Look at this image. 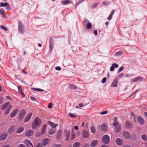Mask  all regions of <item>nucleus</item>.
Here are the masks:
<instances>
[{"label":"nucleus","instance_id":"obj_1","mask_svg":"<svg viewBox=\"0 0 147 147\" xmlns=\"http://www.w3.org/2000/svg\"><path fill=\"white\" fill-rule=\"evenodd\" d=\"M41 120L38 117H36L32 124V128L33 129H36L40 126L41 124Z\"/></svg>","mask_w":147,"mask_h":147},{"label":"nucleus","instance_id":"obj_2","mask_svg":"<svg viewBox=\"0 0 147 147\" xmlns=\"http://www.w3.org/2000/svg\"><path fill=\"white\" fill-rule=\"evenodd\" d=\"M117 118H115L114 119V122L113 124V125L115 126V131L116 132H119L121 130V128L120 125L117 122Z\"/></svg>","mask_w":147,"mask_h":147},{"label":"nucleus","instance_id":"obj_3","mask_svg":"<svg viewBox=\"0 0 147 147\" xmlns=\"http://www.w3.org/2000/svg\"><path fill=\"white\" fill-rule=\"evenodd\" d=\"M102 142L105 144H108L110 141V137L107 135H104L102 138Z\"/></svg>","mask_w":147,"mask_h":147},{"label":"nucleus","instance_id":"obj_4","mask_svg":"<svg viewBox=\"0 0 147 147\" xmlns=\"http://www.w3.org/2000/svg\"><path fill=\"white\" fill-rule=\"evenodd\" d=\"M26 115V112L24 110H22L20 112L19 114L18 120L21 121L24 117Z\"/></svg>","mask_w":147,"mask_h":147},{"label":"nucleus","instance_id":"obj_5","mask_svg":"<svg viewBox=\"0 0 147 147\" xmlns=\"http://www.w3.org/2000/svg\"><path fill=\"white\" fill-rule=\"evenodd\" d=\"M144 78L140 76H138L137 77L133 78L131 80V83L134 82H141L143 80Z\"/></svg>","mask_w":147,"mask_h":147},{"label":"nucleus","instance_id":"obj_6","mask_svg":"<svg viewBox=\"0 0 147 147\" xmlns=\"http://www.w3.org/2000/svg\"><path fill=\"white\" fill-rule=\"evenodd\" d=\"M64 132V136L65 137V140L66 141H67L69 137L70 133V131L65 129Z\"/></svg>","mask_w":147,"mask_h":147},{"label":"nucleus","instance_id":"obj_7","mask_svg":"<svg viewBox=\"0 0 147 147\" xmlns=\"http://www.w3.org/2000/svg\"><path fill=\"white\" fill-rule=\"evenodd\" d=\"M50 142L49 139L47 138H44L42 141V145L44 146H45Z\"/></svg>","mask_w":147,"mask_h":147},{"label":"nucleus","instance_id":"obj_8","mask_svg":"<svg viewBox=\"0 0 147 147\" xmlns=\"http://www.w3.org/2000/svg\"><path fill=\"white\" fill-rule=\"evenodd\" d=\"M8 135L6 133H3L0 135V140L2 141L5 140L7 138Z\"/></svg>","mask_w":147,"mask_h":147},{"label":"nucleus","instance_id":"obj_9","mask_svg":"<svg viewBox=\"0 0 147 147\" xmlns=\"http://www.w3.org/2000/svg\"><path fill=\"white\" fill-rule=\"evenodd\" d=\"M138 121L140 125H142L144 124V119L140 116H138L137 117Z\"/></svg>","mask_w":147,"mask_h":147},{"label":"nucleus","instance_id":"obj_10","mask_svg":"<svg viewBox=\"0 0 147 147\" xmlns=\"http://www.w3.org/2000/svg\"><path fill=\"white\" fill-rule=\"evenodd\" d=\"M82 137L84 138H87L89 136L88 133L86 130H83L82 132Z\"/></svg>","mask_w":147,"mask_h":147},{"label":"nucleus","instance_id":"obj_11","mask_svg":"<svg viewBox=\"0 0 147 147\" xmlns=\"http://www.w3.org/2000/svg\"><path fill=\"white\" fill-rule=\"evenodd\" d=\"M123 136L126 139H129L131 138V136L129 132L124 131L123 133Z\"/></svg>","mask_w":147,"mask_h":147},{"label":"nucleus","instance_id":"obj_12","mask_svg":"<svg viewBox=\"0 0 147 147\" xmlns=\"http://www.w3.org/2000/svg\"><path fill=\"white\" fill-rule=\"evenodd\" d=\"M62 131L61 129L59 130L57 132V139L59 140L61 139L62 136Z\"/></svg>","mask_w":147,"mask_h":147},{"label":"nucleus","instance_id":"obj_13","mask_svg":"<svg viewBox=\"0 0 147 147\" xmlns=\"http://www.w3.org/2000/svg\"><path fill=\"white\" fill-rule=\"evenodd\" d=\"M34 133V131L32 130H29L26 132L25 135L26 136H32Z\"/></svg>","mask_w":147,"mask_h":147},{"label":"nucleus","instance_id":"obj_14","mask_svg":"<svg viewBox=\"0 0 147 147\" xmlns=\"http://www.w3.org/2000/svg\"><path fill=\"white\" fill-rule=\"evenodd\" d=\"M24 143L27 147H33V146L31 143L28 140H25L24 141Z\"/></svg>","mask_w":147,"mask_h":147},{"label":"nucleus","instance_id":"obj_15","mask_svg":"<svg viewBox=\"0 0 147 147\" xmlns=\"http://www.w3.org/2000/svg\"><path fill=\"white\" fill-rule=\"evenodd\" d=\"M133 125L129 121H127L125 123V127L126 128H131L133 127Z\"/></svg>","mask_w":147,"mask_h":147},{"label":"nucleus","instance_id":"obj_16","mask_svg":"<svg viewBox=\"0 0 147 147\" xmlns=\"http://www.w3.org/2000/svg\"><path fill=\"white\" fill-rule=\"evenodd\" d=\"M118 82V79L117 78L115 79L111 84V86L115 87H117Z\"/></svg>","mask_w":147,"mask_h":147},{"label":"nucleus","instance_id":"obj_17","mask_svg":"<svg viewBox=\"0 0 147 147\" xmlns=\"http://www.w3.org/2000/svg\"><path fill=\"white\" fill-rule=\"evenodd\" d=\"M101 129L102 130L104 131H106L107 130V124L106 123H104L101 126Z\"/></svg>","mask_w":147,"mask_h":147},{"label":"nucleus","instance_id":"obj_18","mask_svg":"<svg viewBox=\"0 0 147 147\" xmlns=\"http://www.w3.org/2000/svg\"><path fill=\"white\" fill-rule=\"evenodd\" d=\"M98 141L97 140H93L90 144V146L92 147L95 146L98 144Z\"/></svg>","mask_w":147,"mask_h":147},{"label":"nucleus","instance_id":"obj_19","mask_svg":"<svg viewBox=\"0 0 147 147\" xmlns=\"http://www.w3.org/2000/svg\"><path fill=\"white\" fill-rule=\"evenodd\" d=\"M19 111L18 109H17L14 110L13 112H12L10 114V117L11 118L14 117L17 114Z\"/></svg>","mask_w":147,"mask_h":147},{"label":"nucleus","instance_id":"obj_20","mask_svg":"<svg viewBox=\"0 0 147 147\" xmlns=\"http://www.w3.org/2000/svg\"><path fill=\"white\" fill-rule=\"evenodd\" d=\"M47 123L51 127H52V128H55L57 126H58V124H55L50 121H48L47 122Z\"/></svg>","mask_w":147,"mask_h":147},{"label":"nucleus","instance_id":"obj_21","mask_svg":"<svg viewBox=\"0 0 147 147\" xmlns=\"http://www.w3.org/2000/svg\"><path fill=\"white\" fill-rule=\"evenodd\" d=\"M32 115V113H30L27 116V117L24 120V122L25 123L28 122L30 119Z\"/></svg>","mask_w":147,"mask_h":147},{"label":"nucleus","instance_id":"obj_22","mask_svg":"<svg viewBox=\"0 0 147 147\" xmlns=\"http://www.w3.org/2000/svg\"><path fill=\"white\" fill-rule=\"evenodd\" d=\"M10 104V102H7L5 103L3 105H2L1 107V109L2 110H5L7 107Z\"/></svg>","mask_w":147,"mask_h":147},{"label":"nucleus","instance_id":"obj_23","mask_svg":"<svg viewBox=\"0 0 147 147\" xmlns=\"http://www.w3.org/2000/svg\"><path fill=\"white\" fill-rule=\"evenodd\" d=\"M116 142L118 145L120 146L122 144V140L121 138H118L116 139Z\"/></svg>","mask_w":147,"mask_h":147},{"label":"nucleus","instance_id":"obj_24","mask_svg":"<svg viewBox=\"0 0 147 147\" xmlns=\"http://www.w3.org/2000/svg\"><path fill=\"white\" fill-rule=\"evenodd\" d=\"M61 3L64 5H67V4L71 3V1L68 0H63L61 1Z\"/></svg>","mask_w":147,"mask_h":147},{"label":"nucleus","instance_id":"obj_25","mask_svg":"<svg viewBox=\"0 0 147 147\" xmlns=\"http://www.w3.org/2000/svg\"><path fill=\"white\" fill-rule=\"evenodd\" d=\"M56 129L55 128H51L49 131V133L50 135L54 134L56 132Z\"/></svg>","mask_w":147,"mask_h":147},{"label":"nucleus","instance_id":"obj_26","mask_svg":"<svg viewBox=\"0 0 147 147\" xmlns=\"http://www.w3.org/2000/svg\"><path fill=\"white\" fill-rule=\"evenodd\" d=\"M12 108V106L11 105H10L9 108L5 110V114L6 115H8Z\"/></svg>","mask_w":147,"mask_h":147},{"label":"nucleus","instance_id":"obj_27","mask_svg":"<svg viewBox=\"0 0 147 147\" xmlns=\"http://www.w3.org/2000/svg\"><path fill=\"white\" fill-rule=\"evenodd\" d=\"M46 126V124H45L42 126L41 132V134H44L45 131Z\"/></svg>","mask_w":147,"mask_h":147},{"label":"nucleus","instance_id":"obj_28","mask_svg":"<svg viewBox=\"0 0 147 147\" xmlns=\"http://www.w3.org/2000/svg\"><path fill=\"white\" fill-rule=\"evenodd\" d=\"M15 128V126L13 125L11 126L8 130V132L11 133L14 131Z\"/></svg>","mask_w":147,"mask_h":147},{"label":"nucleus","instance_id":"obj_29","mask_svg":"<svg viewBox=\"0 0 147 147\" xmlns=\"http://www.w3.org/2000/svg\"><path fill=\"white\" fill-rule=\"evenodd\" d=\"M69 87L71 89H76L77 88V87L74 85L73 84H70L69 86Z\"/></svg>","mask_w":147,"mask_h":147},{"label":"nucleus","instance_id":"obj_30","mask_svg":"<svg viewBox=\"0 0 147 147\" xmlns=\"http://www.w3.org/2000/svg\"><path fill=\"white\" fill-rule=\"evenodd\" d=\"M0 13L1 14L3 17L5 18V12L3 9H0Z\"/></svg>","mask_w":147,"mask_h":147},{"label":"nucleus","instance_id":"obj_31","mask_svg":"<svg viewBox=\"0 0 147 147\" xmlns=\"http://www.w3.org/2000/svg\"><path fill=\"white\" fill-rule=\"evenodd\" d=\"M24 129V128L23 127H20L17 130L16 132L19 134L20 133L22 132Z\"/></svg>","mask_w":147,"mask_h":147},{"label":"nucleus","instance_id":"obj_32","mask_svg":"<svg viewBox=\"0 0 147 147\" xmlns=\"http://www.w3.org/2000/svg\"><path fill=\"white\" fill-rule=\"evenodd\" d=\"M68 115L70 117L72 118L75 117L77 116V115L75 113H69Z\"/></svg>","mask_w":147,"mask_h":147},{"label":"nucleus","instance_id":"obj_33","mask_svg":"<svg viewBox=\"0 0 147 147\" xmlns=\"http://www.w3.org/2000/svg\"><path fill=\"white\" fill-rule=\"evenodd\" d=\"M80 145V143L79 142H76L73 145V147H79Z\"/></svg>","mask_w":147,"mask_h":147},{"label":"nucleus","instance_id":"obj_34","mask_svg":"<svg viewBox=\"0 0 147 147\" xmlns=\"http://www.w3.org/2000/svg\"><path fill=\"white\" fill-rule=\"evenodd\" d=\"M31 89L32 90H35L36 91H37V92L40 91L41 92H43L44 91V90L41 89H39V88H32Z\"/></svg>","mask_w":147,"mask_h":147},{"label":"nucleus","instance_id":"obj_35","mask_svg":"<svg viewBox=\"0 0 147 147\" xmlns=\"http://www.w3.org/2000/svg\"><path fill=\"white\" fill-rule=\"evenodd\" d=\"M91 23L88 22L87 23V24L86 28H87V29H89L91 28Z\"/></svg>","mask_w":147,"mask_h":147},{"label":"nucleus","instance_id":"obj_36","mask_svg":"<svg viewBox=\"0 0 147 147\" xmlns=\"http://www.w3.org/2000/svg\"><path fill=\"white\" fill-rule=\"evenodd\" d=\"M142 139L144 141H146L147 140L146 136L145 135H143L141 136Z\"/></svg>","mask_w":147,"mask_h":147},{"label":"nucleus","instance_id":"obj_37","mask_svg":"<svg viewBox=\"0 0 147 147\" xmlns=\"http://www.w3.org/2000/svg\"><path fill=\"white\" fill-rule=\"evenodd\" d=\"M18 29L20 31V33L23 34L24 31V27H22L21 28H18Z\"/></svg>","mask_w":147,"mask_h":147},{"label":"nucleus","instance_id":"obj_38","mask_svg":"<svg viewBox=\"0 0 147 147\" xmlns=\"http://www.w3.org/2000/svg\"><path fill=\"white\" fill-rule=\"evenodd\" d=\"M18 88L19 91L20 92L22 93V94H23V93L22 92V88L21 86H18Z\"/></svg>","mask_w":147,"mask_h":147},{"label":"nucleus","instance_id":"obj_39","mask_svg":"<svg viewBox=\"0 0 147 147\" xmlns=\"http://www.w3.org/2000/svg\"><path fill=\"white\" fill-rule=\"evenodd\" d=\"M71 134H72V135H71V140H73L74 139V138H75V135L74 134V131H72V132H71Z\"/></svg>","mask_w":147,"mask_h":147},{"label":"nucleus","instance_id":"obj_40","mask_svg":"<svg viewBox=\"0 0 147 147\" xmlns=\"http://www.w3.org/2000/svg\"><path fill=\"white\" fill-rule=\"evenodd\" d=\"M91 131L92 133H94L95 131V129L94 127L93 126H92L90 128Z\"/></svg>","mask_w":147,"mask_h":147},{"label":"nucleus","instance_id":"obj_41","mask_svg":"<svg viewBox=\"0 0 147 147\" xmlns=\"http://www.w3.org/2000/svg\"><path fill=\"white\" fill-rule=\"evenodd\" d=\"M8 5V3H1V6L3 7H5L7 6Z\"/></svg>","mask_w":147,"mask_h":147},{"label":"nucleus","instance_id":"obj_42","mask_svg":"<svg viewBox=\"0 0 147 147\" xmlns=\"http://www.w3.org/2000/svg\"><path fill=\"white\" fill-rule=\"evenodd\" d=\"M122 53L121 51H119L116 53L115 54V55L117 56H120L122 55Z\"/></svg>","mask_w":147,"mask_h":147},{"label":"nucleus","instance_id":"obj_43","mask_svg":"<svg viewBox=\"0 0 147 147\" xmlns=\"http://www.w3.org/2000/svg\"><path fill=\"white\" fill-rule=\"evenodd\" d=\"M24 27L22 23L20 21L18 22V28Z\"/></svg>","mask_w":147,"mask_h":147},{"label":"nucleus","instance_id":"obj_44","mask_svg":"<svg viewBox=\"0 0 147 147\" xmlns=\"http://www.w3.org/2000/svg\"><path fill=\"white\" fill-rule=\"evenodd\" d=\"M112 65L114 68H117L119 67L117 63H114L112 64Z\"/></svg>","mask_w":147,"mask_h":147},{"label":"nucleus","instance_id":"obj_45","mask_svg":"<svg viewBox=\"0 0 147 147\" xmlns=\"http://www.w3.org/2000/svg\"><path fill=\"white\" fill-rule=\"evenodd\" d=\"M124 67L122 66L120 67L118 69L117 71V73H119L121 71L123 70L124 69Z\"/></svg>","mask_w":147,"mask_h":147},{"label":"nucleus","instance_id":"obj_46","mask_svg":"<svg viewBox=\"0 0 147 147\" xmlns=\"http://www.w3.org/2000/svg\"><path fill=\"white\" fill-rule=\"evenodd\" d=\"M35 147H42V145L40 143H38Z\"/></svg>","mask_w":147,"mask_h":147},{"label":"nucleus","instance_id":"obj_47","mask_svg":"<svg viewBox=\"0 0 147 147\" xmlns=\"http://www.w3.org/2000/svg\"><path fill=\"white\" fill-rule=\"evenodd\" d=\"M53 46V45L52 43H51L50 44L49 48H50V50L51 51H52V50Z\"/></svg>","mask_w":147,"mask_h":147},{"label":"nucleus","instance_id":"obj_48","mask_svg":"<svg viewBox=\"0 0 147 147\" xmlns=\"http://www.w3.org/2000/svg\"><path fill=\"white\" fill-rule=\"evenodd\" d=\"M108 112L107 111H105L103 112H102L100 113V114L101 115H103L106 114H107L108 113Z\"/></svg>","mask_w":147,"mask_h":147},{"label":"nucleus","instance_id":"obj_49","mask_svg":"<svg viewBox=\"0 0 147 147\" xmlns=\"http://www.w3.org/2000/svg\"><path fill=\"white\" fill-rule=\"evenodd\" d=\"M110 3L109 2H103V4L105 5H108Z\"/></svg>","mask_w":147,"mask_h":147},{"label":"nucleus","instance_id":"obj_50","mask_svg":"<svg viewBox=\"0 0 147 147\" xmlns=\"http://www.w3.org/2000/svg\"><path fill=\"white\" fill-rule=\"evenodd\" d=\"M30 98L33 101H36V99L34 97L30 96Z\"/></svg>","mask_w":147,"mask_h":147},{"label":"nucleus","instance_id":"obj_51","mask_svg":"<svg viewBox=\"0 0 147 147\" xmlns=\"http://www.w3.org/2000/svg\"><path fill=\"white\" fill-rule=\"evenodd\" d=\"M106 78H104L101 81V82L102 83H105L106 81Z\"/></svg>","mask_w":147,"mask_h":147},{"label":"nucleus","instance_id":"obj_52","mask_svg":"<svg viewBox=\"0 0 147 147\" xmlns=\"http://www.w3.org/2000/svg\"><path fill=\"white\" fill-rule=\"evenodd\" d=\"M98 4L97 3H95L94 4L92 5V7L93 8H95L98 5Z\"/></svg>","mask_w":147,"mask_h":147},{"label":"nucleus","instance_id":"obj_53","mask_svg":"<svg viewBox=\"0 0 147 147\" xmlns=\"http://www.w3.org/2000/svg\"><path fill=\"white\" fill-rule=\"evenodd\" d=\"M55 69L56 70H59V71H60V70H61V67L59 66L56 67H55Z\"/></svg>","mask_w":147,"mask_h":147},{"label":"nucleus","instance_id":"obj_54","mask_svg":"<svg viewBox=\"0 0 147 147\" xmlns=\"http://www.w3.org/2000/svg\"><path fill=\"white\" fill-rule=\"evenodd\" d=\"M18 147H25V146L24 144H20L18 146Z\"/></svg>","mask_w":147,"mask_h":147},{"label":"nucleus","instance_id":"obj_55","mask_svg":"<svg viewBox=\"0 0 147 147\" xmlns=\"http://www.w3.org/2000/svg\"><path fill=\"white\" fill-rule=\"evenodd\" d=\"M52 104L50 103L48 106V107L49 109H51L52 108Z\"/></svg>","mask_w":147,"mask_h":147},{"label":"nucleus","instance_id":"obj_56","mask_svg":"<svg viewBox=\"0 0 147 147\" xmlns=\"http://www.w3.org/2000/svg\"><path fill=\"white\" fill-rule=\"evenodd\" d=\"M110 70L111 71H113L114 70V68L113 67V66L112 65L110 67Z\"/></svg>","mask_w":147,"mask_h":147},{"label":"nucleus","instance_id":"obj_57","mask_svg":"<svg viewBox=\"0 0 147 147\" xmlns=\"http://www.w3.org/2000/svg\"><path fill=\"white\" fill-rule=\"evenodd\" d=\"M41 135L42 134H41V133H38L36 134V136L37 137H40Z\"/></svg>","mask_w":147,"mask_h":147},{"label":"nucleus","instance_id":"obj_58","mask_svg":"<svg viewBox=\"0 0 147 147\" xmlns=\"http://www.w3.org/2000/svg\"><path fill=\"white\" fill-rule=\"evenodd\" d=\"M53 147H61V146L60 144L55 145H54Z\"/></svg>","mask_w":147,"mask_h":147},{"label":"nucleus","instance_id":"obj_59","mask_svg":"<svg viewBox=\"0 0 147 147\" xmlns=\"http://www.w3.org/2000/svg\"><path fill=\"white\" fill-rule=\"evenodd\" d=\"M1 27L2 29L4 30L5 31H7V30L6 28L3 26H1Z\"/></svg>","mask_w":147,"mask_h":147},{"label":"nucleus","instance_id":"obj_60","mask_svg":"<svg viewBox=\"0 0 147 147\" xmlns=\"http://www.w3.org/2000/svg\"><path fill=\"white\" fill-rule=\"evenodd\" d=\"M123 76V73H121L119 74L118 75V77L119 78L122 77Z\"/></svg>","mask_w":147,"mask_h":147},{"label":"nucleus","instance_id":"obj_61","mask_svg":"<svg viewBox=\"0 0 147 147\" xmlns=\"http://www.w3.org/2000/svg\"><path fill=\"white\" fill-rule=\"evenodd\" d=\"M89 21L87 19H85L84 21V23H88Z\"/></svg>","mask_w":147,"mask_h":147},{"label":"nucleus","instance_id":"obj_62","mask_svg":"<svg viewBox=\"0 0 147 147\" xmlns=\"http://www.w3.org/2000/svg\"><path fill=\"white\" fill-rule=\"evenodd\" d=\"M94 33L96 36L97 35V32L96 30H94Z\"/></svg>","mask_w":147,"mask_h":147},{"label":"nucleus","instance_id":"obj_63","mask_svg":"<svg viewBox=\"0 0 147 147\" xmlns=\"http://www.w3.org/2000/svg\"><path fill=\"white\" fill-rule=\"evenodd\" d=\"M2 147H10V145L8 144H7L3 146Z\"/></svg>","mask_w":147,"mask_h":147},{"label":"nucleus","instance_id":"obj_64","mask_svg":"<svg viewBox=\"0 0 147 147\" xmlns=\"http://www.w3.org/2000/svg\"><path fill=\"white\" fill-rule=\"evenodd\" d=\"M112 17H111V16H108V17L107 18V19L109 20H111V18H112Z\"/></svg>","mask_w":147,"mask_h":147}]
</instances>
